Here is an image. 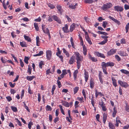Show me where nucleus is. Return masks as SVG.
<instances>
[{
  "instance_id": "5fc2aeb1",
  "label": "nucleus",
  "mask_w": 129,
  "mask_h": 129,
  "mask_svg": "<svg viewBox=\"0 0 129 129\" xmlns=\"http://www.w3.org/2000/svg\"><path fill=\"white\" fill-rule=\"evenodd\" d=\"M120 42L121 44H125L126 43L125 40V39L122 38L121 39Z\"/></svg>"
},
{
  "instance_id": "9d476101",
  "label": "nucleus",
  "mask_w": 129,
  "mask_h": 129,
  "mask_svg": "<svg viewBox=\"0 0 129 129\" xmlns=\"http://www.w3.org/2000/svg\"><path fill=\"white\" fill-rule=\"evenodd\" d=\"M52 17L53 18V19L55 21H57L60 24L61 23V21L60 18L56 15H53Z\"/></svg>"
},
{
  "instance_id": "72a5a7b5",
  "label": "nucleus",
  "mask_w": 129,
  "mask_h": 129,
  "mask_svg": "<svg viewBox=\"0 0 129 129\" xmlns=\"http://www.w3.org/2000/svg\"><path fill=\"white\" fill-rule=\"evenodd\" d=\"M62 50L63 53L65 54L66 55L67 57H69L70 56V55L69 53L64 48H63L62 49Z\"/></svg>"
},
{
  "instance_id": "f3484780",
  "label": "nucleus",
  "mask_w": 129,
  "mask_h": 129,
  "mask_svg": "<svg viewBox=\"0 0 129 129\" xmlns=\"http://www.w3.org/2000/svg\"><path fill=\"white\" fill-rule=\"evenodd\" d=\"M90 87L92 89L94 86V82L93 80L91 78L90 80Z\"/></svg>"
},
{
  "instance_id": "338daca9",
  "label": "nucleus",
  "mask_w": 129,
  "mask_h": 129,
  "mask_svg": "<svg viewBox=\"0 0 129 129\" xmlns=\"http://www.w3.org/2000/svg\"><path fill=\"white\" fill-rule=\"evenodd\" d=\"M20 65L22 67H23L24 66V64L23 62L22 61V60L21 59H20Z\"/></svg>"
},
{
  "instance_id": "2eb2a0df",
  "label": "nucleus",
  "mask_w": 129,
  "mask_h": 129,
  "mask_svg": "<svg viewBox=\"0 0 129 129\" xmlns=\"http://www.w3.org/2000/svg\"><path fill=\"white\" fill-rule=\"evenodd\" d=\"M84 77L85 78V80L86 82L88 80V79L89 78L88 74L87 72L85 70L84 73Z\"/></svg>"
},
{
  "instance_id": "bb28decb",
  "label": "nucleus",
  "mask_w": 129,
  "mask_h": 129,
  "mask_svg": "<svg viewBox=\"0 0 129 129\" xmlns=\"http://www.w3.org/2000/svg\"><path fill=\"white\" fill-rule=\"evenodd\" d=\"M44 33H46L49 36V37H50V33L49 30V29L47 28H46L45 29H44L43 30Z\"/></svg>"
},
{
  "instance_id": "6e6552de",
  "label": "nucleus",
  "mask_w": 129,
  "mask_h": 129,
  "mask_svg": "<svg viewBox=\"0 0 129 129\" xmlns=\"http://www.w3.org/2000/svg\"><path fill=\"white\" fill-rule=\"evenodd\" d=\"M117 54L121 56H125L128 55L125 52L121 50L118 51L117 52Z\"/></svg>"
},
{
  "instance_id": "bf43d9fd",
  "label": "nucleus",
  "mask_w": 129,
  "mask_h": 129,
  "mask_svg": "<svg viewBox=\"0 0 129 129\" xmlns=\"http://www.w3.org/2000/svg\"><path fill=\"white\" fill-rule=\"evenodd\" d=\"M57 82L59 88H60L61 86V83L60 82V81H59L58 80H57Z\"/></svg>"
},
{
  "instance_id": "e2e57ef3",
  "label": "nucleus",
  "mask_w": 129,
  "mask_h": 129,
  "mask_svg": "<svg viewBox=\"0 0 129 129\" xmlns=\"http://www.w3.org/2000/svg\"><path fill=\"white\" fill-rule=\"evenodd\" d=\"M21 20H23L24 21L27 22L29 21V19L28 18L25 17L21 19Z\"/></svg>"
},
{
  "instance_id": "f257e3e1",
  "label": "nucleus",
  "mask_w": 129,
  "mask_h": 129,
  "mask_svg": "<svg viewBox=\"0 0 129 129\" xmlns=\"http://www.w3.org/2000/svg\"><path fill=\"white\" fill-rule=\"evenodd\" d=\"M76 56V59L77 61V66L78 69H79L81 66V62L83 60V57L81 56L79 53L77 52L75 53Z\"/></svg>"
},
{
  "instance_id": "c03bdc74",
  "label": "nucleus",
  "mask_w": 129,
  "mask_h": 129,
  "mask_svg": "<svg viewBox=\"0 0 129 129\" xmlns=\"http://www.w3.org/2000/svg\"><path fill=\"white\" fill-rule=\"evenodd\" d=\"M113 110V112L112 114V116L113 117H114L116 115V114L117 113V111L115 110V107L114 108Z\"/></svg>"
},
{
  "instance_id": "9b49d317",
  "label": "nucleus",
  "mask_w": 129,
  "mask_h": 129,
  "mask_svg": "<svg viewBox=\"0 0 129 129\" xmlns=\"http://www.w3.org/2000/svg\"><path fill=\"white\" fill-rule=\"evenodd\" d=\"M88 57L89 59L93 62H96L97 61V60L96 58L94 57H92L89 53L88 54Z\"/></svg>"
},
{
  "instance_id": "774afa93",
  "label": "nucleus",
  "mask_w": 129,
  "mask_h": 129,
  "mask_svg": "<svg viewBox=\"0 0 129 129\" xmlns=\"http://www.w3.org/2000/svg\"><path fill=\"white\" fill-rule=\"evenodd\" d=\"M65 17L67 19V20L69 22H70L71 21V18L68 16L66 15Z\"/></svg>"
},
{
  "instance_id": "4468645a",
  "label": "nucleus",
  "mask_w": 129,
  "mask_h": 129,
  "mask_svg": "<svg viewBox=\"0 0 129 129\" xmlns=\"http://www.w3.org/2000/svg\"><path fill=\"white\" fill-rule=\"evenodd\" d=\"M75 61V57L72 56L70 59L69 61V63L70 64H72Z\"/></svg>"
},
{
  "instance_id": "4d7b16f0",
  "label": "nucleus",
  "mask_w": 129,
  "mask_h": 129,
  "mask_svg": "<svg viewBox=\"0 0 129 129\" xmlns=\"http://www.w3.org/2000/svg\"><path fill=\"white\" fill-rule=\"evenodd\" d=\"M6 98L8 102H10L12 100L11 97L10 96L6 97Z\"/></svg>"
},
{
  "instance_id": "ddd939ff",
  "label": "nucleus",
  "mask_w": 129,
  "mask_h": 129,
  "mask_svg": "<svg viewBox=\"0 0 129 129\" xmlns=\"http://www.w3.org/2000/svg\"><path fill=\"white\" fill-rule=\"evenodd\" d=\"M109 18L114 22H115L117 23L118 25H119L120 24V21L117 20L115 19L114 18L111 17V16H109Z\"/></svg>"
},
{
  "instance_id": "f8f14e48",
  "label": "nucleus",
  "mask_w": 129,
  "mask_h": 129,
  "mask_svg": "<svg viewBox=\"0 0 129 129\" xmlns=\"http://www.w3.org/2000/svg\"><path fill=\"white\" fill-rule=\"evenodd\" d=\"M56 7L59 13L61 14L62 12L63 11V9L61 8V7L60 5H58Z\"/></svg>"
},
{
  "instance_id": "a19ab883",
  "label": "nucleus",
  "mask_w": 129,
  "mask_h": 129,
  "mask_svg": "<svg viewBox=\"0 0 129 129\" xmlns=\"http://www.w3.org/2000/svg\"><path fill=\"white\" fill-rule=\"evenodd\" d=\"M109 127L111 129H115V127L114 125L111 123H109Z\"/></svg>"
},
{
  "instance_id": "423d86ee",
  "label": "nucleus",
  "mask_w": 129,
  "mask_h": 129,
  "mask_svg": "<svg viewBox=\"0 0 129 129\" xmlns=\"http://www.w3.org/2000/svg\"><path fill=\"white\" fill-rule=\"evenodd\" d=\"M95 55H96L98 57H100L101 58H105L106 57L104 54L102 53L99 52L98 51L95 52L94 53Z\"/></svg>"
},
{
  "instance_id": "7ed1b4c3",
  "label": "nucleus",
  "mask_w": 129,
  "mask_h": 129,
  "mask_svg": "<svg viewBox=\"0 0 129 129\" xmlns=\"http://www.w3.org/2000/svg\"><path fill=\"white\" fill-rule=\"evenodd\" d=\"M102 64L103 65L104 67H112L114 65V63L113 62L109 61L106 63L104 62H103Z\"/></svg>"
},
{
  "instance_id": "f704fd0d",
  "label": "nucleus",
  "mask_w": 129,
  "mask_h": 129,
  "mask_svg": "<svg viewBox=\"0 0 129 129\" xmlns=\"http://www.w3.org/2000/svg\"><path fill=\"white\" fill-rule=\"evenodd\" d=\"M96 92L95 93V96L96 98H97L99 95H102L103 94L101 93V92H98L96 90L95 91Z\"/></svg>"
},
{
  "instance_id": "c756f323",
  "label": "nucleus",
  "mask_w": 129,
  "mask_h": 129,
  "mask_svg": "<svg viewBox=\"0 0 129 129\" xmlns=\"http://www.w3.org/2000/svg\"><path fill=\"white\" fill-rule=\"evenodd\" d=\"M62 103V105L66 107H69V103L66 101H63Z\"/></svg>"
},
{
  "instance_id": "473e14b6",
  "label": "nucleus",
  "mask_w": 129,
  "mask_h": 129,
  "mask_svg": "<svg viewBox=\"0 0 129 129\" xmlns=\"http://www.w3.org/2000/svg\"><path fill=\"white\" fill-rule=\"evenodd\" d=\"M101 66L102 67V69L103 70V72L105 74H107V73L106 71L107 69L106 67H104L103 65L102 64Z\"/></svg>"
},
{
  "instance_id": "0eeeda50",
  "label": "nucleus",
  "mask_w": 129,
  "mask_h": 129,
  "mask_svg": "<svg viewBox=\"0 0 129 129\" xmlns=\"http://www.w3.org/2000/svg\"><path fill=\"white\" fill-rule=\"evenodd\" d=\"M114 9L115 11H117L118 12H121L123 10L122 7L118 6H115Z\"/></svg>"
},
{
  "instance_id": "20e7f679",
  "label": "nucleus",
  "mask_w": 129,
  "mask_h": 129,
  "mask_svg": "<svg viewBox=\"0 0 129 129\" xmlns=\"http://www.w3.org/2000/svg\"><path fill=\"white\" fill-rule=\"evenodd\" d=\"M118 83L120 85L126 88L128 86V85L127 83L122 82L120 80L118 81Z\"/></svg>"
},
{
  "instance_id": "13d9d810",
  "label": "nucleus",
  "mask_w": 129,
  "mask_h": 129,
  "mask_svg": "<svg viewBox=\"0 0 129 129\" xmlns=\"http://www.w3.org/2000/svg\"><path fill=\"white\" fill-rule=\"evenodd\" d=\"M82 93L83 95L84 96V98L86 99V93H85V90L84 89H83L82 90Z\"/></svg>"
},
{
  "instance_id": "0e129e2a",
  "label": "nucleus",
  "mask_w": 129,
  "mask_h": 129,
  "mask_svg": "<svg viewBox=\"0 0 129 129\" xmlns=\"http://www.w3.org/2000/svg\"><path fill=\"white\" fill-rule=\"evenodd\" d=\"M41 95L40 93H39L38 94V101L39 102L41 100Z\"/></svg>"
},
{
  "instance_id": "a18cd8bd",
  "label": "nucleus",
  "mask_w": 129,
  "mask_h": 129,
  "mask_svg": "<svg viewBox=\"0 0 129 129\" xmlns=\"http://www.w3.org/2000/svg\"><path fill=\"white\" fill-rule=\"evenodd\" d=\"M77 5V3H76L75 4V5H70L69 6V7L72 9H75V8H76V6Z\"/></svg>"
},
{
  "instance_id": "69168bd1",
  "label": "nucleus",
  "mask_w": 129,
  "mask_h": 129,
  "mask_svg": "<svg viewBox=\"0 0 129 129\" xmlns=\"http://www.w3.org/2000/svg\"><path fill=\"white\" fill-rule=\"evenodd\" d=\"M15 119L17 121V122L18 123V124L20 126H21L22 124L20 121L17 118H16Z\"/></svg>"
},
{
  "instance_id": "79ce46f5",
  "label": "nucleus",
  "mask_w": 129,
  "mask_h": 129,
  "mask_svg": "<svg viewBox=\"0 0 129 129\" xmlns=\"http://www.w3.org/2000/svg\"><path fill=\"white\" fill-rule=\"evenodd\" d=\"M43 53V51H40L39 52L38 54H36L34 55V56H40L42 55Z\"/></svg>"
},
{
  "instance_id": "2f4dec72",
  "label": "nucleus",
  "mask_w": 129,
  "mask_h": 129,
  "mask_svg": "<svg viewBox=\"0 0 129 129\" xmlns=\"http://www.w3.org/2000/svg\"><path fill=\"white\" fill-rule=\"evenodd\" d=\"M36 45L38 46H40L39 38L38 36H37L36 37Z\"/></svg>"
},
{
  "instance_id": "5701e85b",
  "label": "nucleus",
  "mask_w": 129,
  "mask_h": 129,
  "mask_svg": "<svg viewBox=\"0 0 129 129\" xmlns=\"http://www.w3.org/2000/svg\"><path fill=\"white\" fill-rule=\"evenodd\" d=\"M112 80V81L113 84V85L115 87H116L117 86V83L116 82V80L114 78L112 77H111Z\"/></svg>"
},
{
  "instance_id": "c85d7f7f",
  "label": "nucleus",
  "mask_w": 129,
  "mask_h": 129,
  "mask_svg": "<svg viewBox=\"0 0 129 129\" xmlns=\"http://www.w3.org/2000/svg\"><path fill=\"white\" fill-rule=\"evenodd\" d=\"M1 60L3 63H5L7 62V60L5 57H2L1 58Z\"/></svg>"
},
{
  "instance_id": "37998d69",
  "label": "nucleus",
  "mask_w": 129,
  "mask_h": 129,
  "mask_svg": "<svg viewBox=\"0 0 129 129\" xmlns=\"http://www.w3.org/2000/svg\"><path fill=\"white\" fill-rule=\"evenodd\" d=\"M34 25L35 28L36 30L38 31L39 30V27L37 23H34Z\"/></svg>"
},
{
  "instance_id": "c9c22d12",
  "label": "nucleus",
  "mask_w": 129,
  "mask_h": 129,
  "mask_svg": "<svg viewBox=\"0 0 129 129\" xmlns=\"http://www.w3.org/2000/svg\"><path fill=\"white\" fill-rule=\"evenodd\" d=\"M32 68L31 67L28 66V68L27 70V72L29 73V75H30L31 73V70Z\"/></svg>"
},
{
  "instance_id": "393cba45",
  "label": "nucleus",
  "mask_w": 129,
  "mask_h": 129,
  "mask_svg": "<svg viewBox=\"0 0 129 129\" xmlns=\"http://www.w3.org/2000/svg\"><path fill=\"white\" fill-rule=\"evenodd\" d=\"M75 23L72 24L70 26V30L71 32H72L75 28Z\"/></svg>"
},
{
  "instance_id": "7c9ffc66",
  "label": "nucleus",
  "mask_w": 129,
  "mask_h": 129,
  "mask_svg": "<svg viewBox=\"0 0 129 129\" xmlns=\"http://www.w3.org/2000/svg\"><path fill=\"white\" fill-rule=\"evenodd\" d=\"M35 78L34 76H27V77L26 79L27 80L29 81H31Z\"/></svg>"
},
{
  "instance_id": "49530a36",
  "label": "nucleus",
  "mask_w": 129,
  "mask_h": 129,
  "mask_svg": "<svg viewBox=\"0 0 129 129\" xmlns=\"http://www.w3.org/2000/svg\"><path fill=\"white\" fill-rule=\"evenodd\" d=\"M103 26L104 28H105L106 27V25L108 24V22L106 21H105L103 22Z\"/></svg>"
},
{
  "instance_id": "1a4fd4ad",
  "label": "nucleus",
  "mask_w": 129,
  "mask_h": 129,
  "mask_svg": "<svg viewBox=\"0 0 129 129\" xmlns=\"http://www.w3.org/2000/svg\"><path fill=\"white\" fill-rule=\"evenodd\" d=\"M116 49H111L107 52L108 56H110L113 55L116 52Z\"/></svg>"
},
{
  "instance_id": "680f3d73",
  "label": "nucleus",
  "mask_w": 129,
  "mask_h": 129,
  "mask_svg": "<svg viewBox=\"0 0 129 129\" xmlns=\"http://www.w3.org/2000/svg\"><path fill=\"white\" fill-rule=\"evenodd\" d=\"M100 115L99 114H97L96 116V118L98 121H99Z\"/></svg>"
},
{
  "instance_id": "a211bd4d",
  "label": "nucleus",
  "mask_w": 129,
  "mask_h": 129,
  "mask_svg": "<svg viewBox=\"0 0 129 129\" xmlns=\"http://www.w3.org/2000/svg\"><path fill=\"white\" fill-rule=\"evenodd\" d=\"M107 114L105 113H104L103 114V122L104 124H105V122L106 120L107 119Z\"/></svg>"
},
{
  "instance_id": "412c9836",
  "label": "nucleus",
  "mask_w": 129,
  "mask_h": 129,
  "mask_svg": "<svg viewBox=\"0 0 129 129\" xmlns=\"http://www.w3.org/2000/svg\"><path fill=\"white\" fill-rule=\"evenodd\" d=\"M67 74V72L66 70H64L62 71V73L61 75L60 76L62 78H63L64 76Z\"/></svg>"
},
{
  "instance_id": "aec40b11",
  "label": "nucleus",
  "mask_w": 129,
  "mask_h": 129,
  "mask_svg": "<svg viewBox=\"0 0 129 129\" xmlns=\"http://www.w3.org/2000/svg\"><path fill=\"white\" fill-rule=\"evenodd\" d=\"M120 72L123 73L127 75H129V72L124 69H121L120 70Z\"/></svg>"
},
{
  "instance_id": "dca6fc26",
  "label": "nucleus",
  "mask_w": 129,
  "mask_h": 129,
  "mask_svg": "<svg viewBox=\"0 0 129 129\" xmlns=\"http://www.w3.org/2000/svg\"><path fill=\"white\" fill-rule=\"evenodd\" d=\"M62 29L65 33H67L69 32L68 29V25L67 24L65 25V26L62 28Z\"/></svg>"
},
{
  "instance_id": "f03ea898",
  "label": "nucleus",
  "mask_w": 129,
  "mask_h": 129,
  "mask_svg": "<svg viewBox=\"0 0 129 129\" xmlns=\"http://www.w3.org/2000/svg\"><path fill=\"white\" fill-rule=\"evenodd\" d=\"M112 4L110 3H106V4H104L102 7V9L104 10H106L108 9L111 8L112 6Z\"/></svg>"
},
{
  "instance_id": "a878e982",
  "label": "nucleus",
  "mask_w": 129,
  "mask_h": 129,
  "mask_svg": "<svg viewBox=\"0 0 129 129\" xmlns=\"http://www.w3.org/2000/svg\"><path fill=\"white\" fill-rule=\"evenodd\" d=\"M20 45L22 47H27V45L26 43L24 42H20Z\"/></svg>"
},
{
  "instance_id": "052dcab7",
  "label": "nucleus",
  "mask_w": 129,
  "mask_h": 129,
  "mask_svg": "<svg viewBox=\"0 0 129 129\" xmlns=\"http://www.w3.org/2000/svg\"><path fill=\"white\" fill-rule=\"evenodd\" d=\"M46 108L48 111H51L52 110V108L51 107L48 105H47Z\"/></svg>"
},
{
  "instance_id": "cd10ccee",
  "label": "nucleus",
  "mask_w": 129,
  "mask_h": 129,
  "mask_svg": "<svg viewBox=\"0 0 129 129\" xmlns=\"http://www.w3.org/2000/svg\"><path fill=\"white\" fill-rule=\"evenodd\" d=\"M24 38L25 39V40L28 42H30L31 40L30 38L29 37L26 36L25 35L24 36Z\"/></svg>"
},
{
  "instance_id": "6e6d98bb",
  "label": "nucleus",
  "mask_w": 129,
  "mask_h": 129,
  "mask_svg": "<svg viewBox=\"0 0 129 129\" xmlns=\"http://www.w3.org/2000/svg\"><path fill=\"white\" fill-rule=\"evenodd\" d=\"M115 57L117 61H119L120 60L121 58L118 55H115Z\"/></svg>"
},
{
  "instance_id": "e433bc0d",
  "label": "nucleus",
  "mask_w": 129,
  "mask_h": 129,
  "mask_svg": "<svg viewBox=\"0 0 129 129\" xmlns=\"http://www.w3.org/2000/svg\"><path fill=\"white\" fill-rule=\"evenodd\" d=\"M97 33L98 34L101 35H108L107 33L105 32L101 31H98Z\"/></svg>"
},
{
  "instance_id": "de8ad7c7",
  "label": "nucleus",
  "mask_w": 129,
  "mask_h": 129,
  "mask_svg": "<svg viewBox=\"0 0 129 129\" xmlns=\"http://www.w3.org/2000/svg\"><path fill=\"white\" fill-rule=\"evenodd\" d=\"M11 108L12 110L14 112H16L17 111V108L16 107L12 106L11 107Z\"/></svg>"
},
{
  "instance_id": "603ef678",
  "label": "nucleus",
  "mask_w": 129,
  "mask_h": 129,
  "mask_svg": "<svg viewBox=\"0 0 129 129\" xmlns=\"http://www.w3.org/2000/svg\"><path fill=\"white\" fill-rule=\"evenodd\" d=\"M33 125V123L32 122L30 121L28 124V128L30 129L32 125Z\"/></svg>"
},
{
  "instance_id": "58836bf2",
  "label": "nucleus",
  "mask_w": 129,
  "mask_h": 129,
  "mask_svg": "<svg viewBox=\"0 0 129 129\" xmlns=\"http://www.w3.org/2000/svg\"><path fill=\"white\" fill-rule=\"evenodd\" d=\"M47 5H48V7L51 9H53L55 8V7L54 5L51 4L50 3H47Z\"/></svg>"
},
{
  "instance_id": "8fccbe9b",
  "label": "nucleus",
  "mask_w": 129,
  "mask_h": 129,
  "mask_svg": "<svg viewBox=\"0 0 129 129\" xmlns=\"http://www.w3.org/2000/svg\"><path fill=\"white\" fill-rule=\"evenodd\" d=\"M44 64L43 63V62L42 61H41L39 63V67L41 68L42 69L43 67V65Z\"/></svg>"
},
{
  "instance_id": "4c0bfd02",
  "label": "nucleus",
  "mask_w": 129,
  "mask_h": 129,
  "mask_svg": "<svg viewBox=\"0 0 129 129\" xmlns=\"http://www.w3.org/2000/svg\"><path fill=\"white\" fill-rule=\"evenodd\" d=\"M108 41L107 39H104V40L100 42L99 44L101 45H104Z\"/></svg>"
},
{
  "instance_id": "3c124183",
  "label": "nucleus",
  "mask_w": 129,
  "mask_h": 129,
  "mask_svg": "<svg viewBox=\"0 0 129 129\" xmlns=\"http://www.w3.org/2000/svg\"><path fill=\"white\" fill-rule=\"evenodd\" d=\"M99 78L101 83L102 84H103V81L102 78V76L100 74H99Z\"/></svg>"
},
{
  "instance_id": "09e8293b",
  "label": "nucleus",
  "mask_w": 129,
  "mask_h": 129,
  "mask_svg": "<svg viewBox=\"0 0 129 129\" xmlns=\"http://www.w3.org/2000/svg\"><path fill=\"white\" fill-rule=\"evenodd\" d=\"M79 88L78 87H76L74 89V94L77 93L79 90Z\"/></svg>"
},
{
  "instance_id": "39448f33",
  "label": "nucleus",
  "mask_w": 129,
  "mask_h": 129,
  "mask_svg": "<svg viewBox=\"0 0 129 129\" xmlns=\"http://www.w3.org/2000/svg\"><path fill=\"white\" fill-rule=\"evenodd\" d=\"M46 57L49 60L51 57L52 52L51 51L48 50L46 52Z\"/></svg>"
},
{
  "instance_id": "864d4df0",
  "label": "nucleus",
  "mask_w": 129,
  "mask_h": 129,
  "mask_svg": "<svg viewBox=\"0 0 129 129\" xmlns=\"http://www.w3.org/2000/svg\"><path fill=\"white\" fill-rule=\"evenodd\" d=\"M28 58L27 57H25L24 58V61L25 62L26 64H28Z\"/></svg>"
},
{
  "instance_id": "6ab92c4d",
  "label": "nucleus",
  "mask_w": 129,
  "mask_h": 129,
  "mask_svg": "<svg viewBox=\"0 0 129 129\" xmlns=\"http://www.w3.org/2000/svg\"><path fill=\"white\" fill-rule=\"evenodd\" d=\"M94 1H97L98 0H84V2L86 3L92 4Z\"/></svg>"
},
{
  "instance_id": "b1692460",
  "label": "nucleus",
  "mask_w": 129,
  "mask_h": 129,
  "mask_svg": "<svg viewBox=\"0 0 129 129\" xmlns=\"http://www.w3.org/2000/svg\"><path fill=\"white\" fill-rule=\"evenodd\" d=\"M83 53L84 55H86L87 54V49L85 46H83Z\"/></svg>"
},
{
  "instance_id": "4be33fe9",
  "label": "nucleus",
  "mask_w": 129,
  "mask_h": 129,
  "mask_svg": "<svg viewBox=\"0 0 129 129\" xmlns=\"http://www.w3.org/2000/svg\"><path fill=\"white\" fill-rule=\"evenodd\" d=\"M78 73V70H76L74 72L73 76L74 79L75 80L76 79L77 77V74Z\"/></svg>"
},
{
  "instance_id": "ea45409f",
  "label": "nucleus",
  "mask_w": 129,
  "mask_h": 129,
  "mask_svg": "<svg viewBox=\"0 0 129 129\" xmlns=\"http://www.w3.org/2000/svg\"><path fill=\"white\" fill-rule=\"evenodd\" d=\"M59 107L60 108L61 112V113L63 115H65V113L64 111L63 110V109L62 107V106L60 105H59Z\"/></svg>"
}]
</instances>
